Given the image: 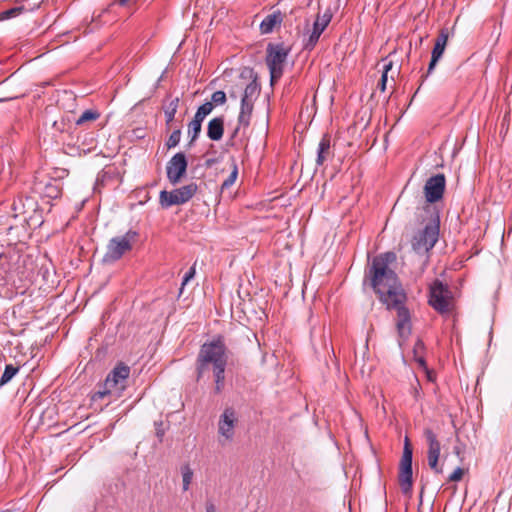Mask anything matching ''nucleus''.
<instances>
[{"mask_svg": "<svg viewBox=\"0 0 512 512\" xmlns=\"http://www.w3.org/2000/svg\"><path fill=\"white\" fill-rule=\"evenodd\" d=\"M396 260L394 252L375 256L365 270L364 284L368 283L388 310L397 312L396 328L399 337L406 339L411 333V316L404 306L406 294L397 274L389 267Z\"/></svg>", "mask_w": 512, "mask_h": 512, "instance_id": "1", "label": "nucleus"}, {"mask_svg": "<svg viewBox=\"0 0 512 512\" xmlns=\"http://www.w3.org/2000/svg\"><path fill=\"white\" fill-rule=\"evenodd\" d=\"M226 351L223 338L217 337L201 346L196 359V380L200 381L205 373L212 369L216 394L221 393L225 386V369L228 361Z\"/></svg>", "mask_w": 512, "mask_h": 512, "instance_id": "2", "label": "nucleus"}, {"mask_svg": "<svg viewBox=\"0 0 512 512\" xmlns=\"http://www.w3.org/2000/svg\"><path fill=\"white\" fill-rule=\"evenodd\" d=\"M25 259L14 246L2 247L0 251V284L5 285L21 278L24 274Z\"/></svg>", "mask_w": 512, "mask_h": 512, "instance_id": "3", "label": "nucleus"}, {"mask_svg": "<svg viewBox=\"0 0 512 512\" xmlns=\"http://www.w3.org/2000/svg\"><path fill=\"white\" fill-rule=\"evenodd\" d=\"M428 211L432 207L428 204L426 206ZM440 230V218L438 212L433 208L429 221L425 224L424 228L416 232L411 240L412 249L418 254H425L429 252L437 243Z\"/></svg>", "mask_w": 512, "mask_h": 512, "instance_id": "4", "label": "nucleus"}, {"mask_svg": "<svg viewBox=\"0 0 512 512\" xmlns=\"http://www.w3.org/2000/svg\"><path fill=\"white\" fill-rule=\"evenodd\" d=\"M130 375V367L120 362L107 375L102 387L94 393L92 400L103 399L105 396L116 393L120 396L126 388V382Z\"/></svg>", "mask_w": 512, "mask_h": 512, "instance_id": "5", "label": "nucleus"}, {"mask_svg": "<svg viewBox=\"0 0 512 512\" xmlns=\"http://www.w3.org/2000/svg\"><path fill=\"white\" fill-rule=\"evenodd\" d=\"M428 304L442 316L454 310L453 292L447 284L435 279L429 286Z\"/></svg>", "mask_w": 512, "mask_h": 512, "instance_id": "6", "label": "nucleus"}, {"mask_svg": "<svg viewBox=\"0 0 512 512\" xmlns=\"http://www.w3.org/2000/svg\"><path fill=\"white\" fill-rule=\"evenodd\" d=\"M290 53V48L283 43H269L266 49V64L270 72V84L273 86L283 74V66Z\"/></svg>", "mask_w": 512, "mask_h": 512, "instance_id": "7", "label": "nucleus"}, {"mask_svg": "<svg viewBox=\"0 0 512 512\" xmlns=\"http://www.w3.org/2000/svg\"><path fill=\"white\" fill-rule=\"evenodd\" d=\"M137 238L138 233L134 230H129L124 235L111 238L103 256V262L111 264L122 258L123 255L132 250V245Z\"/></svg>", "mask_w": 512, "mask_h": 512, "instance_id": "8", "label": "nucleus"}, {"mask_svg": "<svg viewBox=\"0 0 512 512\" xmlns=\"http://www.w3.org/2000/svg\"><path fill=\"white\" fill-rule=\"evenodd\" d=\"M198 191V185L191 182L172 191L163 190L159 195V202L163 208L187 203Z\"/></svg>", "mask_w": 512, "mask_h": 512, "instance_id": "9", "label": "nucleus"}, {"mask_svg": "<svg viewBox=\"0 0 512 512\" xmlns=\"http://www.w3.org/2000/svg\"><path fill=\"white\" fill-rule=\"evenodd\" d=\"M413 451L408 437L405 438L404 449L400 461L399 485L403 494L412 492L413 471H412Z\"/></svg>", "mask_w": 512, "mask_h": 512, "instance_id": "10", "label": "nucleus"}, {"mask_svg": "<svg viewBox=\"0 0 512 512\" xmlns=\"http://www.w3.org/2000/svg\"><path fill=\"white\" fill-rule=\"evenodd\" d=\"M423 435L426 439L428 451L427 460L429 467L437 474L443 473V468L439 466V457L441 452V443L438 440L436 433L431 428H425Z\"/></svg>", "mask_w": 512, "mask_h": 512, "instance_id": "11", "label": "nucleus"}, {"mask_svg": "<svg viewBox=\"0 0 512 512\" xmlns=\"http://www.w3.org/2000/svg\"><path fill=\"white\" fill-rule=\"evenodd\" d=\"M188 167L186 155L183 152L176 153L166 165V174L169 182L176 185L185 176Z\"/></svg>", "mask_w": 512, "mask_h": 512, "instance_id": "12", "label": "nucleus"}, {"mask_svg": "<svg viewBox=\"0 0 512 512\" xmlns=\"http://www.w3.org/2000/svg\"><path fill=\"white\" fill-rule=\"evenodd\" d=\"M446 186L445 175L440 173L427 179L424 185V195L426 201L431 204L443 198Z\"/></svg>", "mask_w": 512, "mask_h": 512, "instance_id": "13", "label": "nucleus"}, {"mask_svg": "<svg viewBox=\"0 0 512 512\" xmlns=\"http://www.w3.org/2000/svg\"><path fill=\"white\" fill-rule=\"evenodd\" d=\"M331 18L332 13L330 12V10H326L322 15H317L316 20L314 21L313 24V30L310 33L307 41L304 43L303 48L305 50L311 51L315 47L321 34L330 23Z\"/></svg>", "mask_w": 512, "mask_h": 512, "instance_id": "14", "label": "nucleus"}, {"mask_svg": "<svg viewBox=\"0 0 512 512\" xmlns=\"http://www.w3.org/2000/svg\"><path fill=\"white\" fill-rule=\"evenodd\" d=\"M236 413L232 408H226L218 422V433L226 440H232L236 422Z\"/></svg>", "mask_w": 512, "mask_h": 512, "instance_id": "15", "label": "nucleus"}, {"mask_svg": "<svg viewBox=\"0 0 512 512\" xmlns=\"http://www.w3.org/2000/svg\"><path fill=\"white\" fill-rule=\"evenodd\" d=\"M224 134V117H215L208 122L207 137L212 141H219Z\"/></svg>", "mask_w": 512, "mask_h": 512, "instance_id": "16", "label": "nucleus"}, {"mask_svg": "<svg viewBox=\"0 0 512 512\" xmlns=\"http://www.w3.org/2000/svg\"><path fill=\"white\" fill-rule=\"evenodd\" d=\"M449 38V31L447 28H442L435 40L434 47L432 49L431 57L441 59Z\"/></svg>", "mask_w": 512, "mask_h": 512, "instance_id": "17", "label": "nucleus"}, {"mask_svg": "<svg viewBox=\"0 0 512 512\" xmlns=\"http://www.w3.org/2000/svg\"><path fill=\"white\" fill-rule=\"evenodd\" d=\"M282 14L280 11H276L272 14L267 15L260 24V30L263 34L271 33L276 25L282 22Z\"/></svg>", "mask_w": 512, "mask_h": 512, "instance_id": "18", "label": "nucleus"}, {"mask_svg": "<svg viewBox=\"0 0 512 512\" xmlns=\"http://www.w3.org/2000/svg\"><path fill=\"white\" fill-rule=\"evenodd\" d=\"M331 145H330V136L325 134L318 145L316 164L318 166L323 165V163L328 159L331 154Z\"/></svg>", "mask_w": 512, "mask_h": 512, "instance_id": "19", "label": "nucleus"}, {"mask_svg": "<svg viewBox=\"0 0 512 512\" xmlns=\"http://www.w3.org/2000/svg\"><path fill=\"white\" fill-rule=\"evenodd\" d=\"M180 103V98L175 97L171 99L167 104L163 105V111L165 115V124L167 127H170L171 123L175 119V115L177 113L178 107Z\"/></svg>", "mask_w": 512, "mask_h": 512, "instance_id": "20", "label": "nucleus"}, {"mask_svg": "<svg viewBox=\"0 0 512 512\" xmlns=\"http://www.w3.org/2000/svg\"><path fill=\"white\" fill-rule=\"evenodd\" d=\"M254 104L250 102L241 101L240 112L238 115L239 126L248 127L250 124L251 115L253 112Z\"/></svg>", "mask_w": 512, "mask_h": 512, "instance_id": "21", "label": "nucleus"}, {"mask_svg": "<svg viewBox=\"0 0 512 512\" xmlns=\"http://www.w3.org/2000/svg\"><path fill=\"white\" fill-rule=\"evenodd\" d=\"M260 89V85L257 82V76H255L253 80L244 88L241 101L245 100V102L253 103L254 99H256L259 95Z\"/></svg>", "mask_w": 512, "mask_h": 512, "instance_id": "22", "label": "nucleus"}, {"mask_svg": "<svg viewBox=\"0 0 512 512\" xmlns=\"http://www.w3.org/2000/svg\"><path fill=\"white\" fill-rule=\"evenodd\" d=\"M201 129H202L201 123L194 122L193 120H191L188 123L187 133H188V136L190 137L188 146H192L194 144V142L198 139Z\"/></svg>", "mask_w": 512, "mask_h": 512, "instance_id": "23", "label": "nucleus"}, {"mask_svg": "<svg viewBox=\"0 0 512 512\" xmlns=\"http://www.w3.org/2000/svg\"><path fill=\"white\" fill-rule=\"evenodd\" d=\"M18 371L19 367L14 366L12 364H7L0 378V387L9 383L12 380V378L18 373Z\"/></svg>", "mask_w": 512, "mask_h": 512, "instance_id": "24", "label": "nucleus"}, {"mask_svg": "<svg viewBox=\"0 0 512 512\" xmlns=\"http://www.w3.org/2000/svg\"><path fill=\"white\" fill-rule=\"evenodd\" d=\"M100 117V113L96 110H85L79 118L75 121L78 126L84 125L87 122H92Z\"/></svg>", "mask_w": 512, "mask_h": 512, "instance_id": "25", "label": "nucleus"}, {"mask_svg": "<svg viewBox=\"0 0 512 512\" xmlns=\"http://www.w3.org/2000/svg\"><path fill=\"white\" fill-rule=\"evenodd\" d=\"M231 168L232 171L230 175L227 177V179H225L224 182L222 183L221 190L230 188L235 183L238 177V165L235 160H232Z\"/></svg>", "mask_w": 512, "mask_h": 512, "instance_id": "26", "label": "nucleus"}, {"mask_svg": "<svg viewBox=\"0 0 512 512\" xmlns=\"http://www.w3.org/2000/svg\"><path fill=\"white\" fill-rule=\"evenodd\" d=\"M182 478H183V490L187 491L189 489V485L193 478V471L189 467V465H184L181 468Z\"/></svg>", "mask_w": 512, "mask_h": 512, "instance_id": "27", "label": "nucleus"}, {"mask_svg": "<svg viewBox=\"0 0 512 512\" xmlns=\"http://www.w3.org/2000/svg\"><path fill=\"white\" fill-rule=\"evenodd\" d=\"M181 134L182 132L180 128L175 129L166 141V147L168 149L176 147L180 142Z\"/></svg>", "mask_w": 512, "mask_h": 512, "instance_id": "28", "label": "nucleus"}, {"mask_svg": "<svg viewBox=\"0 0 512 512\" xmlns=\"http://www.w3.org/2000/svg\"><path fill=\"white\" fill-rule=\"evenodd\" d=\"M227 97L226 93L222 90H218L214 92L211 96V101L209 103H213V107L224 105L226 103Z\"/></svg>", "mask_w": 512, "mask_h": 512, "instance_id": "29", "label": "nucleus"}, {"mask_svg": "<svg viewBox=\"0 0 512 512\" xmlns=\"http://www.w3.org/2000/svg\"><path fill=\"white\" fill-rule=\"evenodd\" d=\"M45 195L49 198L56 199L61 195V189L52 183L45 186Z\"/></svg>", "mask_w": 512, "mask_h": 512, "instance_id": "30", "label": "nucleus"}, {"mask_svg": "<svg viewBox=\"0 0 512 512\" xmlns=\"http://www.w3.org/2000/svg\"><path fill=\"white\" fill-rule=\"evenodd\" d=\"M23 7H15L1 13V19L12 18L23 11Z\"/></svg>", "mask_w": 512, "mask_h": 512, "instance_id": "31", "label": "nucleus"}, {"mask_svg": "<svg viewBox=\"0 0 512 512\" xmlns=\"http://www.w3.org/2000/svg\"><path fill=\"white\" fill-rule=\"evenodd\" d=\"M464 469L461 467H457L448 477V481L450 482H458L463 478Z\"/></svg>", "mask_w": 512, "mask_h": 512, "instance_id": "32", "label": "nucleus"}, {"mask_svg": "<svg viewBox=\"0 0 512 512\" xmlns=\"http://www.w3.org/2000/svg\"><path fill=\"white\" fill-rule=\"evenodd\" d=\"M213 103H209L208 101L203 103L201 106L198 107L197 111L200 112L202 115L207 117L212 111H213Z\"/></svg>", "mask_w": 512, "mask_h": 512, "instance_id": "33", "label": "nucleus"}, {"mask_svg": "<svg viewBox=\"0 0 512 512\" xmlns=\"http://www.w3.org/2000/svg\"><path fill=\"white\" fill-rule=\"evenodd\" d=\"M195 275V267L192 266L187 272L186 274L184 275L183 277V281H182V287H181V290L180 292H182L183 290V287L194 277Z\"/></svg>", "mask_w": 512, "mask_h": 512, "instance_id": "34", "label": "nucleus"}, {"mask_svg": "<svg viewBox=\"0 0 512 512\" xmlns=\"http://www.w3.org/2000/svg\"><path fill=\"white\" fill-rule=\"evenodd\" d=\"M156 427V436L159 438L160 441H162V438L164 436L165 430L163 428V422H155Z\"/></svg>", "mask_w": 512, "mask_h": 512, "instance_id": "35", "label": "nucleus"}, {"mask_svg": "<svg viewBox=\"0 0 512 512\" xmlns=\"http://www.w3.org/2000/svg\"><path fill=\"white\" fill-rule=\"evenodd\" d=\"M387 80H388V76H386V73H382L380 81L377 86L381 92H384L386 90Z\"/></svg>", "mask_w": 512, "mask_h": 512, "instance_id": "36", "label": "nucleus"}, {"mask_svg": "<svg viewBox=\"0 0 512 512\" xmlns=\"http://www.w3.org/2000/svg\"><path fill=\"white\" fill-rule=\"evenodd\" d=\"M438 61H439V59L431 57L425 77H427L428 75H430L433 72Z\"/></svg>", "mask_w": 512, "mask_h": 512, "instance_id": "37", "label": "nucleus"}, {"mask_svg": "<svg viewBox=\"0 0 512 512\" xmlns=\"http://www.w3.org/2000/svg\"><path fill=\"white\" fill-rule=\"evenodd\" d=\"M417 362H418L420 367H422L423 369H425L427 371L428 379L432 380L431 372L428 371V369H427L426 361L423 358H419V359H417Z\"/></svg>", "mask_w": 512, "mask_h": 512, "instance_id": "38", "label": "nucleus"}, {"mask_svg": "<svg viewBox=\"0 0 512 512\" xmlns=\"http://www.w3.org/2000/svg\"><path fill=\"white\" fill-rule=\"evenodd\" d=\"M205 118H206V117H205L204 115H202L200 112L196 111V113H195V115H194V117H193V119H192V120H193L194 122H197V123H201V124H202Z\"/></svg>", "mask_w": 512, "mask_h": 512, "instance_id": "39", "label": "nucleus"}, {"mask_svg": "<svg viewBox=\"0 0 512 512\" xmlns=\"http://www.w3.org/2000/svg\"><path fill=\"white\" fill-rule=\"evenodd\" d=\"M128 3H129V0H115L111 3V6L117 4L121 7H125L128 5Z\"/></svg>", "mask_w": 512, "mask_h": 512, "instance_id": "40", "label": "nucleus"}, {"mask_svg": "<svg viewBox=\"0 0 512 512\" xmlns=\"http://www.w3.org/2000/svg\"><path fill=\"white\" fill-rule=\"evenodd\" d=\"M53 125H54V127H55L57 130H59V131H61V132H62V131H64V121H63V120H62L60 123H59V122H57V121H55Z\"/></svg>", "mask_w": 512, "mask_h": 512, "instance_id": "41", "label": "nucleus"}, {"mask_svg": "<svg viewBox=\"0 0 512 512\" xmlns=\"http://www.w3.org/2000/svg\"><path fill=\"white\" fill-rule=\"evenodd\" d=\"M206 512H216V508L213 503L206 504Z\"/></svg>", "mask_w": 512, "mask_h": 512, "instance_id": "42", "label": "nucleus"}, {"mask_svg": "<svg viewBox=\"0 0 512 512\" xmlns=\"http://www.w3.org/2000/svg\"><path fill=\"white\" fill-rule=\"evenodd\" d=\"M215 162H216V159H214V158L207 159L205 161V166L207 168H210Z\"/></svg>", "mask_w": 512, "mask_h": 512, "instance_id": "43", "label": "nucleus"}, {"mask_svg": "<svg viewBox=\"0 0 512 512\" xmlns=\"http://www.w3.org/2000/svg\"><path fill=\"white\" fill-rule=\"evenodd\" d=\"M392 68V62H389L384 65L383 73H386V76L388 75V71Z\"/></svg>", "mask_w": 512, "mask_h": 512, "instance_id": "44", "label": "nucleus"}, {"mask_svg": "<svg viewBox=\"0 0 512 512\" xmlns=\"http://www.w3.org/2000/svg\"><path fill=\"white\" fill-rule=\"evenodd\" d=\"M229 96L232 98V99H237V93L235 91H229Z\"/></svg>", "mask_w": 512, "mask_h": 512, "instance_id": "45", "label": "nucleus"}, {"mask_svg": "<svg viewBox=\"0 0 512 512\" xmlns=\"http://www.w3.org/2000/svg\"><path fill=\"white\" fill-rule=\"evenodd\" d=\"M239 130H240V126L238 125V126L235 128V130L233 131L231 138H234V137L238 134Z\"/></svg>", "mask_w": 512, "mask_h": 512, "instance_id": "46", "label": "nucleus"}, {"mask_svg": "<svg viewBox=\"0 0 512 512\" xmlns=\"http://www.w3.org/2000/svg\"><path fill=\"white\" fill-rule=\"evenodd\" d=\"M420 90V87H417V89L415 90V93H418Z\"/></svg>", "mask_w": 512, "mask_h": 512, "instance_id": "47", "label": "nucleus"}, {"mask_svg": "<svg viewBox=\"0 0 512 512\" xmlns=\"http://www.w3.org/2000/svg\"><path fill=\"white\" fill-rule=\"evenodd\" d=\"M420 90V87H417V89L415 90V93H418Z\"/></svg>", "mask_w": 512, "mask_h": 512, "instance_id": "48", "label": "nucleus"}, {"mask_svg": "<svg viewBox=\"0 0 512 512\" xmlns=\"http://www.w3.org/2000/svg\"><path fill=\"white\" fill-rule=\"evenodd\" d=\"M420 90V87H417V89L415 90V93H418Z\"/></svg>", "mask_w": 512, "mask_h": 512, "instance_id": "49", "label": "nucleus"}]
</instances>
